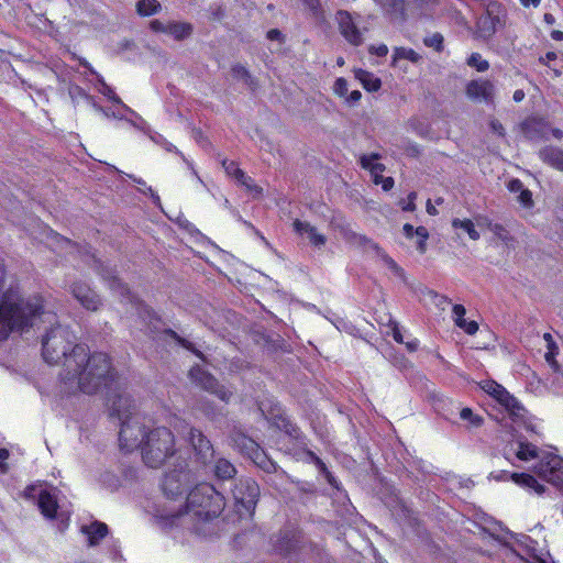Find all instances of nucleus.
Instances as JSON below:
<instances>
[{"label": "nucleus", "mask_w": 563, "mask_h": 563, "mask_svg": "<svg viewBox=\"0 0 563 563\" xmlns=\"http://www.w3.org/2000/svg\"><path fill=\"white\" fill-rule=\"evenodd\" d=\"M68 328L56 325L43 338V358L48 364L63 362L62 380L69 391L91 395L115 384L111 362L104 353L90 354L81 344H74Z\"/></svg>", "instance_id": "f257e3e1"}, {"label": "nucleus", "mask_w": 563, "mask_h": 563, "mask_svg": "<svg viewBox=\"0 0 563 563\" xmlns=\"http://www.w3.org/2000/svg\"><path fill=\"white\" fill-rule=\"evenodd\" d=\"M224 508V499L214 487L201 483L192 488L186 501L179 505L170 504L159 514V521L164 527H181L197 534L207 536L209 523L216 519Z\"/></svg>", "instance_id": "f03ea898"}, {"label": "nucleus", "mask_w": 563, "mask_h": 563, "mask_svg": "<svg viewBox=\"0 0 563 563\" xmlns=\"http://www.w3.org/2000/svg\"><path fill=\"white\" fill-rule=\"evenodd\" d=\"M122 450L141 448L142 457L150 467H159L176 453L173 433L165 427L147 429L142 421L124 423L119 432Z\"/></svg>", "instance_id": "7ed1b4c3"}, {"label": "nucleus", "mask_w": 563, "mask_h": 563, "mask_svg": "<svg viewBox=\"0 0 563 563\" xmlns=\"http://www.w3.org/2000/svg\"><path fill=\"white\" fill-rule=\"evenodd\" d=\"M42 318L52 322L55 314L45 309L41 295L23 297L19 290L9 289L0 302V340L7 339L12 331L33 327Z\"/></svg>", "instance_id": "20e7f679"}, {"label": "nucleus", "mask_w": 563, "mask_h": 563, "mask_svg": "<svg viewBox=\"0 0 563 563\" xmlns=\"http://www.w3.org/2000/svg\"><path fill=\"white\" fill-rule=\"evenodd\" d=\"M516 456L521 461L539 459L534 465V473L543 481L556 487H563V459L552 453L539 454L537 446L519 441L516 448Z\"/></svg>", "instance_id": "39448f33"}, {"label": "nucleus", "mask_w": 563, "mask_h": 563, "mask_svg": "<svg viewBox=\"0 0 563 563\" xmlns=\"http://www.w3.org/2000/svg\"><path fill=\"white\" fill-rule=\"evenodd\" d=\"M189 483V472L185 468L174 470L167 473L162 483V489L166 496L165 504L157 509L156 517L170 504L179 505L183 503L181 495Z\"/></svg>", "instance_id": "423d86ee"}, {"label": "nucleus", "mask_w": 563, "mask_h": 563, "mask_svg": "<svg viewBox=\"0 0 563 563\" xmlns=\"http://www.w3.org/2000/svg\"><path fill=\"white\" fill-rule=\"evenodd\" d=\"M507 13L499 3L492 2L478 18L476 33L482 38L492 37L499 29L506 25Z\"/></svg>", "instance_id": "0eeeda50"}, {"label": "nucleus", "mask_w": 563, "mask_h": 563, "mask_svg": "<svg viewBox=\"0 0 563 563\" xmlns=\"http://www.w3.org/2000/svg\"><path fill=\"white\" fill-rule=\"evenodd\" d=\"M482 388L485 393L494 397L503 407H505L514 419L523 417V407L501 385L494 380H488L482 385Z\"/></svg>", "instance_id": "6e6552de"}, {"label": "nucleus", "mask_w": 563, "mask_h": 563, "mask_svg": "<svg viewBox=\"0 0 563 563\" xmlns=\"http://www.w3.org/2000/svg\"><path fill=\"white\" fill-rule=\"evenodd\" d=\"M109 402L111 415L118 417L121 421V428L124 423H132L133 420L141 421L137 416H133L132 411L135 408V404L128 393L121 391L113 395V397L109 398Z\"/></svg>", "instance_id": "1a4fd4ad"}, {"label": "nucleus", "mask_w": 563, "mask_h": 563, "mask_svg": "<svg viewBox=\"0 0 563 563\" xmlns=\"http://www.w3.org/2000/svg\"><path fill=\"white\" fill-rule=\"evenodd\" d=\"M233 496L235 501L251 514L256 506L260 496V487L252 479L240 481L234 486Z\"/></svg>", "instance_id": "9d476101"}, {"label": "nucleus", "mask_w": 563, "mask_h": 563, "mask_svg": "<svg viewBox=\"0 0 563 563\" xmlns=\"http://www.w3.org/2000/svg\"><path fill=\"white\" fill-rule=\"evenodd\" d=\"M189 375L191 380L198 386L216 395L219 399L229 401L231 391H229L225 387L220 386L213 376L201 369L199 366L192 367L189 372Z\"/></svg>", "instance_id": "9b49d317"}, {"label": "nucleus", "mask_w": 563, "mask_h": 563, "mask_svg": "<svg viewBox=\"0 0 563 563\" xmlns=\"http://www.w3.org/2000/svg\"><path fill=\"white\" fill-rule=\"evenodd\" d=\"M70 292L87 310L96 311L101 306V299L86 283L76 282L70 286Z\"/></svg>", "instance_id": "f8f14e48"}, {"label": "nucleus", "mask_w": 563, "mask_h": 563, "mask_svg": "<svg viewBox=\"0 0 563 563\" xmlns=\"http://www.w3.org/2000/svg\"><path fill=\"white\" fill-rule=\"evenodd\" d=\"M336 21L341 35L352 45L358 46L363 43L361 31L354 23L351 14L346 11H339L336 13Z\"/></svg>", "instance_id": "ddd939ff"}, {"label": "nucleus", "mask_w": 563, "mask_h": 563, "mask_svg": "<svg viewBox=\"0 0 563 563\" xmlns=\"http://www.w3.org/2000/svg\"><path fill=\"white\" fill-rule=\"evenodd\" d=\"M496 481H507L510 478L517 485L533 492L538 496H541L545 493V486L539 483L531 474L527 473H507L501 472L498 475L494 476Z\"/></svg>", "instance_id": "4468645a"}, {"label": "nucleus", "mask_w": 563, "mask_h": 563, "mask_svg": "<svg viewBox=\"0 0 563 563\" xmlns=\"http://www.w3.org/2000/svg\"><path fill=\"white\" fill-rule=\"evenodd\" d=\"M189 441L202 464H207L212 460L213 448L210 441L199 430L190 428Z\"/></svg>", "instance_id": "2eb2a0df"}, {"label": "nucleus", "mask_w": 563, "mask_h": 563, "mask_svg": "<svg viewBox=\"0 0 563 563\" xmlns=\"http://www.w3.org/2000/svg\"><path fill=\"white\" fill-rule=\"evenodd\" d=\"M494 90V85L488 80H472L466 86V96L478 102L490 101Z\"/></svg>", "instance_id": "dca6fc26"}, {"label": "nucleus", "mask_w": 563, "mask_h": 563, "mask_svg": "<svg viewBox=\"0 0 563 563\" xmlns=\"http://www.w3.org/2000/svg\"><path fill=\"white\" fill-rule=\"evenodd\" d=\"M294 230L309 240V242L316 247L324 246L327 242V238L321 234L316 227L311 225L309 222L296 220L294 222Z\"/></svg>", "instance_id": "f3484780"}, {"label": "nucleus", "mask_w": 563, "mask_h": 563, "mask_svg": "<svg viewBox=\"0 0 563 563\" xmlns=\"http://www.w3.org/2000/svg\"><path fill=\"white\" fill-rule=\"evenodd\" d=\"M522 133L530 140L547 137L549 124L543 119L529 118L521 124Z\"/></svg>", "instance_id": "a211bd4d"}, {"label": "nucleus", "mask_w": 563, "mask_h": 563, "mask_svg": "<svg viewBox=\"0 0 563 563\" xmlns=\"http://www.w3.org/2000/svg\"><path fill=\"white\" fill-rule=\"evenodd\" d=\"M243 446L246 450V453L253 459V461L265 468L267 472L275 470V465L272 462H265L263 459V453L260 451L257 444L247 438L242 439Z\"/></svg>", "instance_id": "6ab92c4d"}, {"label": "nucleus", "mask_w": 563, "mask_h": 563, "mask_svg": "<svg viewBox=\"0 0 563 563\" xmlns=\"http://www.w3.org/2000/svg\"><path fill=\"white\" fill-rule=\"evenodd\" d=\"M194 25L184 21H168L167 34L176 41H183L191 36Z\"/></svg>", "instance_id": "aec40b11"}, {"label": "nucleus", "mask_w": 563, "mask_h": 563, "mask_svg": "<svg viewBox=\"0 0 563 563\" xmlns=\"http://www.w3.org/2000/svg\"><path fill=\"white\" fill-rule=\"evenodd\" d=\"M81 532L88 537L89 545L93 547L99 543L108 533V527L102 522H92L81 527Z\"/></svg>", "instance_id": "412c9836"}, {"label": "nucleus", "mask_w": 563, "mask_h": 563, "mask_svg": "<svg viewBox=\"0 0 563 563\" xmlns=\"http://www.w3.org/2000/svg\"><path fill=\"white\" fill-rule=\"evenodd\" d=\"M540 158L553 168L563 172V150L559 147H545L540 151Z\"/></svg>", "instance_id": "4be33fe9"}, {"label": "nucleus", "mask_w": 563, "mask_h": 563, "mask_svg": "<svg viewBox=\"0 0 563 563\" xmlns=\"http://www.w3.org/2000/svg\"><path fill=\"white\" fill-rule=\"evenodd\" d=\"M401 59H407V60L411 62L412 64H419L422 59V56L419 53H417L416 51H413L412 48L395 47L391 65L394 67H401L400 66Z\"/></svg>", "instance_id": "5701e85b"}, {"label": "nucleus", "mask_w": 563, "mask_h": 563, "mask_svg": "<svg viewBox=\"0 0 563 563\" xmlns=\"http://www.w3.org/2000/svg\"><path fill=\"white\" fill-rule=\"evenodd\" d=\"M38 508L47 518H54L57 510V501L49 493L42 490L38 495Z\"/></svg>", "instance_id": "b1692460"}, {"label": "nucleus", "mask_w": 563, "mask_h": 563, "mask_svg": "<svg viewBox=\"0 0 563 563\" xmlns=\"http://www.w3.org/2000/svg\"><path fill=\"white\" fill-rule=\"evenodd\" d=\"M354 74L367 91H377L382 86L380 79L367 70L356 69Z\"/></svg>", "instance_id": "393cba45"}, {"label": "nucleus", "mask_w": 563, "mask_h": 563, "mask_svg": "<svg viewBox=\"0 0 563 563\" xmlns=\"http://www.w3.org/2000/svg\"><path fill=\"white\" fill-rule=\"evenodd\" d=\"M162 5L157 0H140L136 3V12L142 16H150L161 11Z\"/></svg>", "instance_id": "a878e982"}, {"label": "nucleus", "mask_w": 563, "mask_h": 563, "mask_svg": "<svg viewBox=\"0 0 563 563\" xmlns=\"http://www.w3.org/2000/svg\"><path fill=\"white\" fill-rule=\"evenodd\" d=\"M214 473L221 479H229L235 475L236 471L229 461L219 459L214 465Z\"/></svg>", "instance_id": "bb28decb"}, {"label": "nucleus", "mask_w": 563, "mask_h": 563, "mask_svg": "<svg viewBox=\"0 0 563 563\" xmlns=\"http://www.w3.org/2000/svg\"><path fill=\"white\" fill-rule=\"evenodd\" d=\"M362 240L368 243L377 252V254L380 256V258L389 269L395 272L397 275L402 274V269L397 265V263L390 256H388L377 244L373 243L365 236H363Z\"/></svg>", "instance_id": "cd10ccee"}, {"label": "nucleus", "mask_w": 563, "mask_h": 563, "mask_svg": "<svg viewBox=\"0 0 563 563\" xmlns=\"http://www.w3.org/2000/svg\"><path fill=\"white\" fill-rule=\"evenodd\" d=\"M452 227L454 229H462L464 232L467 233L471 240L477 241L479 239V232L475 229V225L472 220L470 219H454L452 221Z\"/></svg>", "instance_id": "c85d7f7f"}, {"label": "nucleus", "mask_w": 563, "mask_h": 563, "mask_svg": "<svg viewBox=\"0 0 563 563\" xmlns=\"http://www.w3.org/2000/svg\"><path fill=\"white\" fill-rule=\"evenodd\" d=\"M379 5L391 15H398L404 12L405 0H377Z\"/></svg>", "instance_id": "c756f323"}, {"label": "nucleus", "mask_w": 563, "mask_h": 563, "mask_svg": "<svg viewBox=\"0 0 563 563\" xmlns=\"http://www.w3.org/2000/svg\"><path fill=\"white\" fill-rule=\"evenodd\" d=\"M407 124L408 128L419 136L426 137L430 134V126L426 120L420 118H412L408 121Z\"/></svg>", "instance_id": "7c9ffc66"}, {"label": "nucleus", "mask_w": 563, "mask_h": 563, "mask_svg": "<svg viewBox=\"0 0 563 563\" xmlns=\"http://www.w3.org/2000/svg\"><path fill=\"white\" fill-rule=\"evenodd\" d=\"M460 418L463 421H466L468 427L477 428L483 423V418L478 415H475L471 408H463L460 411Z\"/></svg>", "instance_id": "2f4dec72"}, {"label": "nucleus", "mask_w": 563, "mask_h": 563, "mask_svg": "<svg viewBox=\"0 0 563 563\" xmlns=\"http://www.w3.org/2000/svg\"><path fill=\"white\" fill-rule=\"evenodd\" d=\"M415 234L418 238L417 241V249L418 251L423 254L427 251V240L429 239V232L424 227H418L415 230Z\"/></svg>", "instance_id": "473e14b6"}, {"label": "nucleus", "mask_w": 563, "mask_h": 563, "mask_svg": "<svg viewBox=\"0 0 563 563\" xmlns=\"http://www.w3.org/2000/svg\"><path fill=\"white\" fill-rule=\"evenodd\" d=\"M478 224L482 225V222H478ZM483 224H486L488 230L499 240L506 241L508 239V232L501 224L488 222L486 219H484Z\"/></svg>", "instance_id": "72a5a7b5"}, {"label": "nucleus", "mask_w": 563, "mask_h": 563, "mask_svg": "<svg viewBox=\"0 0 563 563\" xmlns=\"http://www.w3.org/2000/svg\"><path fill=\"white\" fill-rule=\"evenodd\" d=\"M467 64L471 66V67H474L476 68L478 71H485L488 69L489 67V64L486 59H484L482 57L481 54L478 53H473L468 60H467Z\"/></svg>", "instance_id": "f704fd0d"}, {"label": "nucleus", "mask_w": 563, "mask_h": 563, "mask_svg": "<svg viewBox=\"0 0 563 563\" xmlns=\"http://www.w3.org/2000/svg\"><path fill=\"white\" fill-rule=\"evenodd\" d=\"M123 109L125 111H128L129 113H131L132 115H134L137 119V122L136 121H132V120H128V122L131 125H133L134 128L143 131L146 134H150L151 131H150V128H148L147 123L139 114H136L131 108H129L125 104H123Z\"/></svg>", "instance_id": "c9c22d12"}, {"label": "nucleus", "mask_w": 563, "mask_h": 563, "mask_svg": "<svg viewBox=\"0 0 563 563\" xmlns=\"http://www.w3.org/2000/svg\"><path fill=\"white\" fill-rule=\"evenodd\" d=\"M102 277L104 279H109V287L113 291H118L120 295L128 294V288L119 280L115 276H112L111 274H102Z\"/></svg>", "instance_id": "e433bc0d"}, {"label": "nucleus", "mask_w": 563, "mask_h": 563, "mask_svg": "<svg viewBox=\"0 0 563 563\" xmlns=\"http://www.w3.org/2000/svg\"><path fill=\"white\" fill-rule=\"evenodd\" d=\"M228 175L238 178H245V174L241 170L233 161H223L222 163Z\"/></svg>", "instance_id": "4c0bfd02"}, {"label": "nucleus", "mask_w": 563, "mask_h": 563, "mask_svg": "<svg viewBox=\"0 0 563 563\" xmlns=\"http://www.w3.org/2000/svg\"><path fill=\"white\" fill-rule=\"evenodd\" d=\"M517 200L523 208L527 209H531L534 206L532 192L528 188H525L519 192Z\"/></svg>", "instance_id": "58836bf2"}, {"label": "nucleus", "mask_w": 563, "mask_h": 563, "mask_svg": "<svg viewBox=\"0 0 563 563\" xmlns=\"http://www.w3.org/2000/svg\"><path fill=\"white\" fill-rule=\"evenodd\" d=\"M333 92L341 98L346 97L349 92L347 81L344 78H338L333 85Z\"/></svg>", "instance_id": "ea45409f"}, {"label": "nucleus", "mask_w": 563, "mask_h": 563, "mask_svg": "<svg viewBox=\"0 0 563 563\" xmlns=\"http://www.w3.org/2000/svg\"><path fill=\"white\" fill-rule=\"evenodd\" d=\"M452 312H453V319H454V322L455 324L460 328L464 322H466V320L464 319V316L466 313V310L464 308V306L462 305H454L453 306V309H452Z\"/></svg>", "instance_id": "a19ab883"}, {"label": "nucleus", "mask_w": 563, "mask_h": 563, "mask_svg": "<svg viewBox=\"0 0 563 563\" xmlns=\"http://www.w3.org/2000/svg\"><path fill=\"white\" fill-rule=\"evenodd\" d=\"M150 29L155 33H165L167 34L168 21L164 22L158 19L152 20L150 22Z\"/></svg>", "instance_id": "79ce46f5"}, {"label": "nucleus", "mask_w": 563, "mask_h": 563, "mask_svg": "<svg viewBox=\"0 0 563 563\" xmlns=\"http://www.w3.org/2000/svg\"><path fill=\"white\" fill-rule=\"evenodd\" d=\"M242 185H244L249 191L254 192L255 195H260L262 192V188L255 185L251 177L245 175V178H238Z\"/></svg>", "instance_id": "37998d69"}, {"label": "nucleus", "mask_w": 563, "mask_h": 563, "mask_svg": "<svg viewBox=\"0 0 563 563\" xmlns=\"http://www.w3.org/2000/svg\"><path fill=\"white\" fill-rule=\"evenodd\" d=\"M242 185H244L249 191L254 192L255 195H260L262 192V188L255 185L251 177L245 175V178H238Z\"/></svg>", "instance_id": "c03bdc74"}, {"label": "nucleus", "mask_w": 563, "mask_h": 563, "mask_svg": "<svg viewBox=\"0 0 563 563\" xmlns=\"http://www.w3.org/2000/svg\"><path fill=\"white\" fill-rule=\"evenodd\" d=\"M377 162H378V155H376V154L364 155L361 157L362 167L365 169H368L369 172L373 168V166H375V164Z\"/></svg>", "instance_id": "a18cd8bd"}, {"label": "nucleus", "mask_w": 563, "mask_h": 563, "mask_svg": "<svg viewBox=\"0 0 563 563\" xmlns=\"http://www.w3.org/2000/svg\"><path fill=\"white\" fill-rule=\"evenodd\" d=\"M443 37L440 34H434L430 37L424 38V44L430 47H434L437 51L441 49Z\"/></svg>", "instance_id": "49530a36"}, {"label": "nucleus", "mask_w": 563, "mask_h": 563, "mask_svg": "<svg viewBox=\"0 0 563 563\" xmlns=\"http://www.w3.org/2000/svg\"><path fill=\"white\" fill-rule=\"evenodd\" d=\"M384 170H385V166L383 164H380L379 162H377L375 164V166H373V168L371 169V174H372L374 183L376 185H379V179L382 178Z\"/></svg>", "instance_id": "de8ad7c7"}, {"label": "nucleus", "mask_w": 563, "mask_h": 563, "mask_svg": "<svg viewBox=\"0 0 563 563\" xmlns=\"http://www.w3.org/2000/svg\"><path fill=\"white\" fill-rule=\"evenodd\" d=\"M102 95L108 97L110 100H112L115 103H119L123 107L122 100L114 93V91L107 85H102V89L100 90Z\"/></svg>", "instance_id": "09e8293b"}, {"label": "nucleus", "mask_w": 563, "mask_h": 563, "mask_svg": "<svg viewBox=\"0 0 563 563\" xmlns=\"http://www.w3.org/2000/svg\"><path fill=\"white\" fill-rule=\"evenodd\" d=\"M416 198H417V194L410 192L407 198L408 201L401 202L402 210L404 211H415L416 210V203H415Z\"/></svg>", "instance_id": "8fccbe9b"}, {"label": "nucleus", "mask_w": 563, "mask_h": 563, "mask_svg": "<svg viewBox=\"0 0 563 563\" xmlns=\"http://www.w3.org/2000/svg\"><path fill=\"white\" fill-rule=\"evenodd\" d=\"M489 128H490V131L493 133H495L496 135H498V136H504L505 135V129H504L503 124L498 120L490 119L489 120Z\"/></svg>", "instance_id": "3c124183"}, {"label": "nucleus", "mask_w": 563, "mask_h": 563, "mask_svg": "<svg viewBox=\"0 0 563 563\" xmlns=\"http://www.w3.org/2000/svg\"><path fill=\"white\" fill-rule=\"evenodd\" d=\"M507 188L510 192L514 194H519L522 189H525L523 184L519 179H511L508 183Z\"/></svg>", "instance_id": "603ef678"}, {"label": "nucleus", "mask_w": 563, "mask_h": 563, "mask_svg": "<svg viewBox=\"0 0 563 563\" xmlns=\"http://www.w3.org/2000/svg\"><path fill=\"white\" fill-rule=\"evenodd\" d=\"M467 334H475L478 330V324L475 321H466L461 327Z\"/></svg>", "instance_id": "864d4df0"}, {"label": "nucleus", "mask_w": 563, "mask_h": 563, "mask_svg": "<svg viewBox=\"0 0 563 563\" xmlns=\"http://www.w3.org/2000/svg\"><path fill=\"white\" fill-rule=\"evenodd\" d=\"M369 53L375 54L377 56H386L388 53V47L385 44L373 45L369 47Z\"/></svg>", "instance_id": "5fc2aeb1"}, {"label": "nucleus", "mask_w": 563, "mask_h": 563, "mask_svg": "<svg viewBox=\"0 0 563 563\" xmlns=\"http://www.w3.org/2000/svg\"><path fill=\"white\" fill-rule=\"evenodd\" d=\"M9 457V452L5 449H0V472L5 473L8 470L5 461Z\"/></svg>", "instance_id": "6e6d98bb"}, {"label": "nucleus", "mask_w": 563, "mask_h": 563, "mask_svg": "<svg viewBox=\"0 0 563 563\" xmlns=\"http://www.w3.org/2000/svg\"><path fill=\"white\" fill-rule=\"evenodd\" d=\"M361 97H362L361 91L353 90L350 93L347 92L346 97H344V98H345L347 103L354 104V103H356L361 99Z\"/></svg>", "instance_id": "4d7b16f0"}, {"label": "nucleus", "mask_w": 563, "mask_h": 563, "mask_svg": "<svg viewBox=\"0 0 563 563\" xmlns=\"http://www.w3.org/2000/svg\"><path fill=\"white\" fill-rule=\"evenodd\" d=\"M169 424L178 432H180L186 427V422L177 417H173L169 421Z\"/></svg>", "instance_id": "13d9d810"}, {"label": "nucleus", "mask_w": 563, "mask_h": 563, "mask_svg": "<svg viewBox=\"0 0 563 563\" xmlns=\"http://www.w3.org/2000/svg\"><path fill=\"white\" fill-rule=\"evenodd\" d=\"M267 38L271 41H280L282 42L284 40V35L282 34V32L279 30L273 29L267 32Z\"/></svg>", "instance_id": "bf43d9fd"}, {"label": "nucleus", "mask_w": 563, "mask_h": 563, "mask_svg": "<svg viewBox=\"0 0 563 563\" xmlns=\"http://www.w3.org/2000/svg\"><path fill=\"white\" fill-rule=\"evenodd\" d=\"M379 184L385 191L390 190L394 187V179L391 177H383L379 179Z\"/></svg>", "instance_id": "052dcab7"}, {"label": "nucleus", "mask_w": 563, "mask_h": 563, "mask_svg": "<svg viewBox=\"0 0 563 563\" xmlns=\"http://www.w3.org/2000/svg\"><path fill=\"white\" fill-rule=\"evenodd\" d=\"M391 333H393V338L396 342L404 343V338H402L401 331L396 323H394L391 327Z\"/></svg>", "instance_id": "680f3d73"}, {"label": "nucleus", "mask_w": 563, "mask_h": 563, "mask_svg": "<svg viewBox=\"0 0 563 563\" xmlns=\"http://www.w3.org/2000/svg\"><path fill=\"white\" fill-rule=\"evenodd\" d=\"M404 234L407 239H412L415 234V229L411 224L406 223L402 228Z\"/></svg>", "instance_id": "e2e57ef3"}, {"label": "nucleus", "mask_w": 563, "mask_h": 563, "mask_svg": "<svg viewBox=\"0 0 563 563\" xmlns=\"http://www.w3.org/2000/svg\"><path fill=\"white\" fill-rule=\"evenodd\" d=\"M555 58H556V54H555V53H553V52H549V53H547V54H545V56H541V57L539 58V60H540V63H542V64H548V62L553 60V59H555Z\"/></svg>", "instance_id": "0e129e2a"}, {"label": "nucleus", "mask_w": 563, "mask_h": 563, "mask_svg": "<svg viewBox=\"0 0 563 563\" xmlns=\"http://www.w3.org/2000/svg\"><path fill=\"white\" fill-rule=\"evenodd\" d=\"M525 91L521 90V89H518L514 92V96H512V99L516 101V102H520L525 99Z\"/></svg>", "instance_id": "69168bd1"}, {"label": "nucleus", "mask_w": 563, "mask_h": 563, "mask_svg": "<svg viewBox=\"0 0 563 563\" xmlns=\"http://www.w3.org/2000/svg\"><path fill=\"white\" fill-rule=\"evenodd\" d=\"M427 212L430 214V216H435L438 214V210L437 208L432 205L431 200H428L427 201Z\"/></svg>", "instance_id": "338daca9"}, {"label": "nucleus", "mask_w": 563, "mask_h": 563, "mask_svg": "<svg viewBox=\"0 0 563 563\" xmlns=\"http://www.w3.org/2000/svg\"><path fill=\"white\" fill-rule=\"evenodd\" d=\"M551 37H552L554 41H562V40H563V32H562V31H559V30H554V31H552V33H551Z\"/></svg>", "instance_id": "774afa93"}]
</instances>
